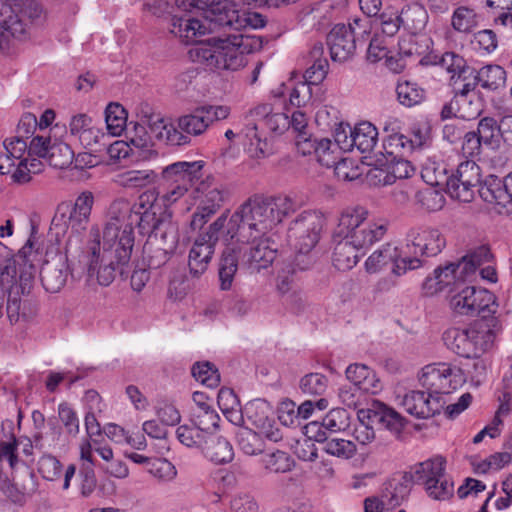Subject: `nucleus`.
<instances>
[{
  "mask_svg": "<svg viewBox=\"0 0 512 512\" xmlns=\"http://www.w3.org/2000/svg\"><path fill=\"white\" fill-rule=\"evenodd\" d=\"M175 5L170 32L185 44L197 42L206 33L239 32L266 24L262 14L238 10L227 0H175Z\"/></svg>",
  "mask_w": 512,
  "mask_h": 512,
  "instance_id": "nucleus-1",
  "label": "nucleus"
},
{
  "mask_svg": "<svg viewBox=\"0 0 512 512\" xmlns=\"http://www.w3.org/2000/svg\"><path fill=\"white\" fill-rule=\"evenodd\" d=\"M297 203L287 196L253 195L226 218L223 241L247 242L267 236L282 220L297 210Z\"/></svg>",
  "mask_w": 512,
  "mask_h": 512,
  "instance_id": "nucleus-2",
  "label": "nucleus"
},
{
  "mask_svg": "<svg viewBox=\"0 0 512 512\" xmlns=\"http://www.w3.org/2000/svg\"><path fill=\"white\" fill-rule=\"evenodd\" d=\"M224 248L219 264L218 275L220 288L230 290L238 271L239 263L250 273L267 269L276 258V248L272 247L270 238L263 236L247 242L224 241Z\"/></svg>",
  "mask_w": 512,
  "mask_h": 512,
  "instance_id": "nucleus-3",
  "label": "nucleus"
},
{
  "mask_svg": "<svg viewBox=\"0 0 512 512\" xmlns=\"http://www.w3.org/2000/svg\"><path fill=\"white\" fill-rule=\"evenodd\" d=\"M228 33L226 38H212L197 43L189 50L190 58L213 71H237L245 65V52L242 34Z\"/></svg>",
  "mask_w": 512,
  "mask_h": 512,
  "instance_id": "nucleus-4",
  "label": "nucleus"
},
{
  "mask_svg": "<svg viewBox=\"0 0 512 512\" xmlns=\"http://www.w3.org/2000/svg\"><path fill=\"white\" fill-rule=\"evenodd\" d=\"M499 330V321L495 316H483L466 328L447 329L443 334V341L458 356L477 358L491 347Z\"/></svg>",
  "mask_w": 512,
  "mask_h": 512,
  "instance_id": "nucleus-5",
  "label": "nucleus"
},
{
  "mask_svg": "<svg viewBox=\"0 0 512 512\" xmlns=\"http://www.w3.org/2000/svg\"><path fill=\"white\" fill-rule=\"evenodd\" d=\"M120 246H122L120 240L117 243L101 242L99 228L91 227L86 245V254L89 258L88 272L90 275L96 273L98 283L102 286L110 285L114 281L117 271L122 274L121 267L130 260L120 259Z\"/></svg>",
  "mask_w": 512,
  "mask_h": 512,
  "instance_id": "nucleus-6",
  "label": "nucleus"
},
{
  "mask_svg": "<svg viewBox=\"0 0 512 512\" xmlns=\"http://www.w3.org/2000/svg\"><path fill=\"white\" fill-rule=\"evenodd\" d=\"M368 214L362 206L348 207L341 213L336 228V235L346 237L362 254L387 232L386 224L369 220Z\"/></svg>",
  "mask_w": 512,
  "mask_h": 512,
  "instance_id": "nucleus-7",
  "label": "nucleus"
},
{
  "mask_svg": "<svg viewBox=\"0 0 512 512\" xmlns=\"http://www.w3.org/2000/svg\"><path fill=\"white\" fill-rule=\"evenodd\" d=\"M446 460L437 455L415 464L408 476L409 483L423 485L427 494L434 500L444 501L453 496L454 484L445 475Z\"/></svg>",
  "mask_w": 512,
  "mask_h": 512,
  "instance_id": "nucleus-8",
  "label": "nucleus"
},
{
  "mask_svg": "<svg viewBox=\"0 0 512 512\" xmlns=\"http://www.w3.org/2000/svg\"><path fill=\"white\" fill-rule=\"evenodd\" d=\"M94 203L93 194L89 191L82 192L71 207L62 203L58 206L57 212L52 219V225L56 228L71 229V235L68 237L65 251L66 254L77 250L79 243V234L84 231L90 221L91 210Z\"/></svg>",
  "mask_w": 512,
  "mask_h": 512,
  "instance_id": "nucleus-9",
  "label": "nucleus"
},
{
  "mask_svg": "<svg viewBox=\"0 0 512 512\" xmlns=\"http://www.w3.org/2000/svg\"><path fill=\"white\" fill-rule=\"evenodd\" d=\"M225 223L226 215L222 214L208 226L205 232L195 238L188 255L189 274L193 278H199L207 271L215 253L220 232L225 230Z\"/></svg>",
  "mask_w": 512,
  "mask_h": 512,
  "instance_id": "nucleus-10",
  "label": "nucleus"
},
{
  "mask_svg": "<svg viewBox=\"0 0 512 512\" xmlns=\"http://www.w3.org/2000/svg\"><path fill=\"white\" fill-rule=\"evenodd\" d=\"M392 264V273L395 276H402L409 270H415L422 265L418 257H402L397 246L391 243L383 244L375 250L365 261V269L373 274Z\"/></svg>",
  "mask_w": 512,
  "mask_h": 512,
  "instance_id": "nucleus-11",
  "label": "nucleus"
},
{
  "mask_svg": "<svg viewBox=\"0 0 512 512\" xmlns=\"http://www.w3.org/2000/svg\"><path fill=\"white\" fill-rule=\"evenodd\" d=\"M323 219L316 212L305 211L292 221L289 241L295 251L311 252L319 241Z\"/></svg>",
  "mask_w": 512,
  "mask_h": 512,
  "instance_id": "nucleus-12",
  "label": "nucleus"
},
{
  "mask_svg": "<svg viewBox=\"0 0 512 512\" xmlns=\"http://www.w3.org/2000/svg\"><path fill=\"white\" fill-rule=\"evenodd\" d=\"M482 179L481 168L474 161L461 162L450 174L448 194L451 198L469 203L477 192Z\"/></svg>",
  "mask_w": 512,
  "mask_h": 512,
  "instance_id": "nucleus-13",
  "label": "nucleus"
},
{
  "mask_svg": "<svg viewBox=\"0 0 512 512\" xmlns=\"http://www.w3.org/2000/svg\"><path fill=\"white\" fill-rule=\"evenodd\" d=\"M476 193L483 201L494 205L500 213L512 212V172L504 178L487 175L481 179Z\"/></svg>",
  "mask_w": 512,
  "mask_h": 512,
  "instance_id": "nucleus-14",
  "label": "nucleus"
},
{
  "mask_svg": "<svg viewBox=\"0 0 512 512\" xmlns=\"http://www.w3.org/2000/svg\"><path fill=\"white\" fill-rule=\"evenodd\" d=\"M248 421L271 442H278L283 435L274 417L270 404L263 399L248 402L244 408Z\"/></svg>",
  "mask_w": 512,
  "mask_h": 512,
  "instance_id": "nucleus-15",
  "label": "nucleus"
},
{
  "mask_svg": "<svg viewBox=\"0 0 512 512\" xmlns=\"http://www.w3.org/2000/svg\"><path fill=\"white\" fill-rule=\"evenodd\" d=\"M196 192L200 194V200L190 221L192 230L201 229L210 217L222 207L225 200V191L218 185L202 182L196 188Z\"/></svg>",
  "mask_w": 512,
  "mask_h": 512,
  "instance_id": "nucleus-16",
  "label": "nucleus"
},
{
  "mask_svg": "<svg viewBox=\"0 0 512 512\" xmlns=\"http://www.w3.org/2000/svg\"><path fill=\"white\" fill-rule=\"evenodd\" d=\"M164 220H161L157 217L156 210L155 211H147V212H137L132 213L130 215V224H127L122 230L121 237L119 238L120 244V259L127 260L130 259L132 249L134 246V234L133 229L136 226L139 229V232L142 235H150L152 234L160 223H163Z\"/></svg>",
  "mask_w": 512,
  "mask_h": 512,
  "instance_id": "nucleus-17",
  "label": "nucleus"
},
{
  "mask_svg": "<svg viewBox=\"0 0 512 512\" xmlns=\"http://www.w3.org/2000/svg\"><path fill=\"white\" fill-rule=\"evenodd\" d=\"M407 247L414 248V257L418 255L436 256L446 245V240L442 233L435 228L430 227H412L406 235Z\"/></svg>",
  "mask_w": 512,
  "mask_h": 512,
  "instance_id": "nucleus-18",
  "label": "nucleus"
},
{
  "mask_svg": "<svg viewBox=\"0 0 512 512\" xmlns=\"http://www.w3.org/2000/svg\"><path fill=\"white\" fill-rule=\"evenodd\" d=\"M358 419L379 424L395 435H399L405 426V419L400 413L378 400H373L369 408L360 409Z\"/></svg>",
  "mask_w": 512,
  "mask_h": 512,
  "instance_id": "nucleus-19",
  "label": "nucleus"
},
{
  "mask_svg": "<svg viewBox=\"0 0 512 512\" xmlns=\"http://www.w3.org/2000/svg\"><path fill=\"white\" fill-rule=\"evenodd\" d=\"M490 299L488 290L469 286L451 298L450 306L457 315L475 316L488 307Z\"/></svg>",
  "mask_w": 512,
  "mask_h": 512,
  "instance_id": "nucleus-20",
  "label": "nucleus"
},
{
  "mask_svg": "<svg viewBox=\"0 0 512 512\" xmlns=\"http://www.w3.org/2000/svg\"><path fill=\"white\" fill-rule=\"evenodd\" d=\"M326 41L332 61L344 63L354 56L359 38H355L345 24H337L328 33Z\"/></svg>",
  "mask_w": 512,
  "mask_h": 512,
  "instance_id": "nucleus-21",
  "label": "nucleus"
},
{
  "mask_svg": "<svg viewBox=\"0 0 512 512\" xmlns=\"http://www.w3.org/2000/svg\"><path fill=\"white\" fill-rule=\"evenodd\" d=\"M401 404L410 415L426 419L439 413L445 401L441 396L413 390L404 395Z\"/></svg>",
  "mask_w": 512,
  "mask_h": 512,
  "instance_id": "nucleus-22",
  "label": "nucleus"
},
{
  "mask_svg": "<svg viewBox=\"0 0 512 512\" xmlns=\"http://www.w3.org/2000/svg\"><path fill=\"white\" fill-rule=\"evenodd\" d=\"M201 161H179L163 168L161 181L163 184H175L190 189L202 176Z\"/></svg>",
  "mask_w": 512,
  "mask_h": 512,
  "instance_id": "nucleus-23",
  "label": "nucleus"
},
{
  "mask_svg": "<svg viewBox=\"0 0 512 512\" xmlns=\"http://www.w3.org/2000/svg\"><path fill=\"white\" fill-rule=\"evenodd\" d=\"M474 269L475 262L473 258L470 261L464 259L461 263H450L445 267H438L434 270L433 277L426 278L423 288L427 294H431V291H442L455 280L462 278L463 273L473 272Z\"/></svg>",
  "mask_w": 512,
  "mask_h": 512,
  "instance_id": "nucleus-24",
  "label": "nucleus"
},
{
  "mask_svg": "<svg viewBox=\"0 0 512 512\" xmlns=\"http://www.w3.org/2000/svg\"><path fill=\"white\" fill-rule=\"evenodd\" d=\"M132 214L131 205L127 199L119 198L114 200L107 212V223L103 231V241L117 243L121 237L122 230L130 224Z\"/></svg>",
  "mask_w": 512,
  "mask_h": 512,
  "instance_id": "nucleus-25",
  "label": "nucleus"
},
{
  "mask_svg": "<svg viewBox=\"0 0 512 512\" xmlns=\"http://www.w3.org/2000/svg\"><path fill=\"white\" fill-rule=\"evenodd\" d=\"M452 369L447 363L429 364L422 369L419 378L428 393L441 396L450 392Z\"/></svg>",
  "mask_w": 512,
  "mask_h": 512,
  "instance_id": "nucleus-26",
  "label": "nucleus"
},
{
  "mask_svg": "<svg viewBox=\"0 0 512 512\" xmlns=\"http://www.w3.org/2000/svg\"><path fill=\"white\" fill-rule=\"evenodd\" d=\"M69 273L66 257L60 256L57 261L45 263L40 271L44 289L50 293L59 292L65 286Z\"/></svg>",
  "mask_w": 512,
  "mask_h": 512,
  "instance_id": "nucleus-27",
  "label": "nucleus"
},
{
  "mask_svg": "<svg viewBox=\"0 0 512 512\" xmlns=\"http://www.w3.org/2000/svg\"><path fill=\"white\" fill-rule=\"evenodd\" d=\"M149 131L157 140L173 146H184L191 142V138L184 135L172 123L159 115H152L147 119Z\"/></svg>",
  "mask_w": 512,
  "mask_h": 512,
  "instance_id": "nucleus-28",
  "label": "nucleus"
},
{
  "mask_svg": "<svg viewBox=\"0 0 512 512\" xmlns=\"http://www.w3.org/2000/svg\"><path fill=\"white\" fill-rule=\"evenodd\" d=\"M334 248L332 253V264L339 271L352 269L359 261L362 253L346 237L333 235Z\"/></svg>",
  "mask_w": 512,
  "mask_h": 512,
  "instance_id": "nucleus-29",
  "label": "nucleus"
},
{
  "mask_svg": "<svg viewBox=\"0 0 512 512\" xmlns=\"http://www.w3.org/2000/svg\"><path fill=\"white\" fill-rule=\"evenodd\" d=\"M345 374L353 386L365 393L376 394L382 388L375 372L364 364H350Z\"/></svg>",
  "mask_w": 512,
  "mask_h": 512,
  "instance_id": "nucleus-30",
  "label": "nucleus"
},
{
  "mask_svg": "<svg viewBox=\"0 0 512 512\" xmlns=\"http://www.w3.org/2000/svg\"><path fill=\"white\" fill-rule=\"evenodd\" d=\"M243 146L251 158H264L271 153L267 137L260 132L258 124L247 123L243 129Z\"/></svg>",
  "mask_w": 512,
  "mask_h": 512,
  "instance_id": "nucleus-31",
  "label": "nucleus"
},
{
  "mask_svg": "<svg viewBox=\"0 0 512 512\" xmlns=\"http://www.w3.org/2000/svg\"><path fill=\"white\" fill-rule=\"evenodd\" d=\"M207 459L215 464L229 463L234 458V450L231 443L224 437L211 433L201 449Z\"/></svg>",
  "mask_w": 512,
  "mask_h": 512,
  "instance_id": "nucleus-32",
  "label": "nucleus"
},
{
  "mask_svg": "<svg viewBox=\"0 0 512 512\" xmlns=\"http://www.w3.org/2000/svg\"><path fill=\"white\" fill-rule=\"evenodd\" d=\"M437 64L450 74L454 86L458 81H466L474 73V68L468 66L466 60L454 52L444 53Z\"/></svg>",
  "mask_w": 512,
  "mask_h": 512,
  "instance_id": "nucleus-33",
  "label": "nucleus"
},
{
  "mask_svg": "<svg viewBox=\"0 0 512 512\" xmlns=\"http://www.w3.org/2000/svg\"><path fill=\"white\" fill-rule=\"evenodd\" d=\"M323 55L324 46L322 43H316L309 52L312 64L304 73V82L308 83L310 86L320 84L327 75L329 64Z\"/></svg>",
  "mask_w": 512,
  "mask_h": 512,
  "instance_id": "nucleus-34",
  "label": "nucleus"
},
{
  "mask_svg": "<svg viewBox=\"0 0 512 512\" xmlns=\"http://www.w3.org/2000/svg\"><path fill=\"white\" fill-rule=\"evenodd\" d=\"M411 484L408 476H402L400 480H390L385 484V488L381 493V500L388 509H394L402 504L403 500L408 496Z\"/></svg>",
  "mask_w": 512,
  "mask_h": 512,
  "instance_id": "nucleus-35",
  "label": "nucleus"
},
{
  "mask_svg": "<svg viewBox=\"0 0 512 512\" xmlns=\"http://www.w3.org/2000/svg\"><path fill=\"white\" fill-rule=\"evenodd\" d=\"M207 120H209V118L206 117L201 106L196 108L192 113L179 117L176 128L189 138L190 136H200L205 133L209 127Z\"/></svg>",
  "mask_w": 512,
  "mask_h": 512,
  "instance_id": "nucleus-36",
  "label": "nucleus"
},
{
  "mask_svg": "<svg viewBox=\"0 0 512 512\" xmlns=\"http://www.w3.org/2000/svg\"><path fill=\"white\" fill-rule=\"evenodd\" d=\"M353 148L361 153L371 152L378 142L377 128L370 122H361L353 127Z\"/></svg>",
  "mask_w": 512,
  "mask_h": 512,
  "instance_id": "nucleus-37",
  "label": "nucleus"
},
{
  "mask_svg": "<svg viewBox=\"0 0 512 512\" xmlns=\"http://www.w3.org/2000/svg\"><path fill=\"white\" fill-rule=\"evenodd\" d=\"M422 179L432 187H445L449 191L450 174L444 162L427 161L421 170Z\"/></svg>",
  "mask_w": 512,
  "mask_h": 512,
  "instance_id": "nucleus-38",
  "label": "nucleus"
},
{
  "mask_svg": "<svg viewBox=\"0 0 512 512\" xmlns=\"http://www.w3.org/2000/svg\"><path fill=\"white\" fill-rule=\"evenodd\" d=\"M475 133L485 148L495 150L500 146L501 129L497 120L493 117L482 118L477 125Z\"/></svg>",
  "mask_w": 512,
  "mask_h": 512,
  "instance_id": "nucleus-39",
  "label": "nucleus"
},
{
  "mask_svg": "<svg viewBox=\"0 0 512 512\" xmlns=\"http://www.w3.org/2000/svg\"><path fill=\"white\" fill-rule=\"evenodd\" d=\"M155 179L156 174L153 170H128L117 174L114 182L123 188H144Z\"/></svg>",
  "mask_w": 512,
  "mask_h": 512,
  "instance_id": "nucleus-40",
  "label": "nucleus"
},
{
  "mask_svg": "<svg viewBox=\"0 0 512 512\" xmlns=\"http://www.w3.org/2000/svg\"><path fill=\"white\" fill-rule=\"evenodd\" d=\"M475 74L479 84L485 90L494 91L505 84L506 72L499 65L489 64L483 66L478 71L475 70Z\"/></svg>",
  "mask_w": 512,
  "mask_h": 512,
  "instance_id": "nucleus-41",
  "label": "nucleus"
},
{
  "mask_svg": "<svg viewBox=\"0 0 512 512\" xmlns=\"http://www.w3.org/2000/svg\"><path fill=\"white\" fill-rule=\"evenodd\" d=\"M382 148L383 151L380 153L385 156V159L404 157L412 152L411 142L408 141V136L394 132V129H392V133L384 138Z\"/></svg>",
  "mask_w": 512,
  "mask_h": 512,
  "instance_id": "nucleus-42",
  "label": "nucleus"
},
{
  "mask_svg": "<svg viewBox=\"0 0 512 512\" xmlns=\"http://www.w3.org/2000/svg\"><path fill=\"white\" fill-rule=\"evenodd\" d=\"M397 99L405 107L421 104L426 98V91L416 82H399L396 87Z\"/></svg>",
  "mask_w": 512,
  "mask_h": 512,
  "instance_id": "nucleus-43",
  "label": "nucleus"
},
{
  "mask_svg": "<svg viewBox=\"0 0 512 512\" xmlns=\"http://www.w3.org/2000/svg\"><path fill=\"white\" fill-rule=\"evenodd\" d=\"M260 432L249 428H242L237 432V444L239 449L246 455L254 456L265 450V444Z\"/></svg>",
  "mask_w": 512,
  "mask_h": 512,
  "instance_id": "nucleus-44",
  "label": "nucleus"
},
{
  "mask_svg": "<svg viewBox=\"0 0 512 512\" xmlns=\"http://www.w3.org/2000/svg\"><path fill=\"white\" fill-rule=\"evenodd\" d=\"M143 254L148 267L158 269L167 263L173 252L163 248L155 237H151L143 246Z\"/></svg>",
  "mask_w": 512,
  "mask_h": 512,
  "instance_id": "nucleus-45",
  "label": "nucleus"
},
{
  "mask_svg": "<svg viewBox=\"0 0 512 512\" xmlns=\"http://www.w3.org/2000/svg\"><path fill=\"white\" fill-rule=\"evenodd\" d=\"M189 422L211 435L219 429L220 416L213 406L208 409L189 412Z\"/></svg>",
  "mask_w": 512,
  "mask_h": 512,
  "instance_id": "nucleus-46",
  "label": "nucleus"
},
{
  "mask_svg": "<svg viewBox=\"0 0 512 512\" xmlns=\"http://www.w3.org/2000/svg\"><path fill=\"white\" fill-rule=\"evenodd\" d=\"M387 173L385 174L384 185H391L397 179H406L414 174V167L404 157L386 158Z\"/></svg>",
  "mask_w": 512,
  "mask_h": 512,
  "instance_id": "nucleus-47",
  "label": "nucleus"
},
{
  "mask_svg": "<svg viewBox=\"0 0 512 512\" xmlns=\"http://www.w3.org/2000/svg\"><path fill=\"white\" fill-rule=\"evenodd\" d=\"M151 237H155L163 248L174 253L179 242L178 225L172 221H164L148 236Z\"/></svg>",
  "mask_w": 512,
  "mask_h": 512,
  "instance_id": "nucleus-48",
  "label": "nucleus"
},
{
  "mask_svg": "<svg viewBox=\"0 0 512 512\" xmlns=\"http://www.w3.org/2000/svg\"><path fill=\"white\" fill-rule=\"evenodd\" d=\"M178 440L187 447H196L202 449L211 435L208 432L200 430L193 424L180 425L176 430Z\"/></svg>",
  "mask_w": 512,
  "mask_h": 512,
  "instance_id": "nucleus-49",
  "label": "nucleus"
},
{
  "mask_svg": "<svg viewBox=\"0 0 512 512\" xmlns=\"http://www.w3.org/2000/svg\"><path fill=\"white\" fill-rule=\"evenodd\" d=\"M74 158V153L70 146L63 142H53L50 147L49 153L46 156L49 164L58 169H65L69 167Z\"/></svg>",
  "mask_w": 512,
  "mask_h": 512,
  "instance_id": "nucleus-50",
  "label": "nucleus"
},
{
  "mask_svg": "<svg viewBox=\"0 0 512 512\" xmlns=\"http://www.w3.org/2000/svg\"><path fill=\"white\" fill-rule=\"evenodd\" d=\"M191 372L197 381L209 388H216L220 383V374L210 362L194 363Z\"/></svg>",
  "mask_w": 512,
  "mask_h": 512,
  "instance_id": "nucleus-51",
  "label": "nucleus"
},
{
  "mask_svg": "<svg viewBox=\"0 0 512 512\" xmlns=\"http://www.w3.org/2000/svg\"><path fill=\"white\" fill-rule=\"evenodd\" d=\"M478 25V16L471 8L461 6L452 15L453 28L462 33H469Z\"/></svg>",
  "mask_w": 512,
  "mask_h": 512,
  "instance_id": "nucleus-52",
  "label": "nucleus"
},
{
  "mask_svg": "<svg viewBox=\"0 0 512 512\" xmlns=\"http://www.w3.org/2000/svg\"><path fill=\"white\" fill-rule=\"evenodd\" d=\"M4 32L19 35L25 32V28L21 20L14 15L11 5L0 1V34Z\"/></svg>",
  "mask_w": 512,
  "mask_h": 512,
  "instance_id": "nucleus-53",
  "label": "nucleus"
},
{
  "mask_svg": "<svg viewBox=\"0 0 512 512\" xmlns=\"http://www.w3.org/2000/svg\"><path fill=\"white\" fill-rule=\"evenodd\" d=\"M107 129L112 135H120L126 125V112L117 103H110L105 111Z\"/></svg>",
  "mask_w": 512,
  "mask_h": 512,
  "instance_id": "nucleus-54",
  "label": "nucleus"
},
{
  "mask_svg": "<svg viewBox=\"0 0 512 512\" xmlns=\"http://www.w3.org/2000/svg\"><path fill=\"white\" fill-rule=\"evenodd\" d=\"M263 463L267 470L274 473L289 472L295 464L294 460L288 453L280 450L267 454L263 458Z\"/></svg>",
  "mask_w": 512,
  "mask_h": 512,
  "instance_id": "nucleus-55",
  "label": "nucleus"
},
{
  "mask_svg": "<svg viewBox=\"0 0 512 512\" xmlns=\"http://www.w3.org/2000/svg\"><path fill=\"white\" fill-rule=\"evenodd\" d=\"M328 379L320 373H309L300 380V389L304 394L321 396L327 389Z\"/></svg>",
  "mask_w": 512,
  "mask_h": 512,
  "instance_id": "nucleus-56",
  "label": "nucleus"
},
{
  "mask_svg": "<svg viewBox=\"0 0 512 512\" xmlns=\"http://www.w3.org/2000/svg\"><path fill=\"white\" fill-rule=\"evenodd\" d=\"M324 450L332 456L349 459L356 453V446L349 440L329 438L324 446Z\"/></svg>",
  "mask_w": 512,
  "mask_h": 512,
  "instance_id": "nucleus-57",
  "label": "nucleus"
},
{
  "mask_svg": "<svg viewBox=\"0 0 512 512\" xmlns=\"http://www.w3.org/2000/svg\"><path fill=\"white\" fill-rule=\"evenodd\" d=\"M417 203L426 211L440 210L445 204V198L437 190L427 188L416 194Z\"/></svg>",
  "mask_w": 512,
  "mask_h": 512,
  "instance_id": "nucleus-58",
  "label": "nucleus"
},
{
  "mask_svg": "<svg viewBox=\"0 0 512 512\" xmlns=\"http://www.w3.org/2000/svg\"><path fill=\"white\" fill-rule=\"evenodd\" d=\"M61 469L60 461L52 455H43L38 461V472L48 481L58 479L61 475Z\"/></svg>",
  "mask_w": 512,
  "mask_h": 512,
  "instance_id": "nucleus-59",
  "label": "nucleus"
},
{
  "mask_svg": "<svg viewBox=\"0 0 512 512\" xmlns=\"http://www.w3.org/2000/svg\"><path fill=\"white\" fill-rule=\"evenodd\" d=\"M321 424L327 432L344 430L348 425V414L344 409H332L323 418Z\"/></svg>",
  "mask_w": 512,
  "mask_h": 512,
  "instance_id": "nucleus-60",
  "label": "nucleus"
},
{
  "mask_svg": "<svg viewBox=\"0 0 512 512\" xmlns=\"http://www.w3.org/2000/svg\"><path fill=\"white\" fill-rule=\"evenodd\" d=\"M58 416L68 434L76 436L79 433V419L75 410L67 403H60Z\"/></svg>",
  "mask_w": 512,
  "mask_h": 512,
  "instance_id": "nucleus-61",
  "label": "nucleus"
},
{
  "mask_svg": "<svg viewBox=\"0 0 512 512\" xmlns=\"http://www.w3.org/2000/svg\"><path fill=\"white\" fill-rule=\"evenodd\" d=\"M376 21L380 25L382 33L389 37L394 36L399 31L402 22L397 12H383Z\"/></svg>",
  "mask_w": 512,
  "mask_h": 512,
  "instance_id": "nucleus-62",
  "label": "nucleus"
},
{
  "mask_svg": "<svg viewBox=\"0 0 512 512\" xmlns=\"http://www.w3.org/2000/svg\"><path fill=\"white\" fill-rule=\"evenodd\" d=\"M332 147L333 143L329 139L324 138L318 141L315 155L322 166L330 168L336 164L337 156L334 155Z\"/></svg>",
  "mask_w": 512,
  "mask_h": 512,
  "instance_id": "nucleus-63",
  "label": "nucleus"
},
{
  "mask_svg": "<svg viewBox=\"0 0 512 512\" xmlns=\"http://www.w3.org/2000/svg\"><path fill=\"white\" fill-rule=\"evenodd\" d=\"M231 512H258L259 505L256 499L250 494H238L230 502Z\"/></svg>",
  "mask_w": 512,
  "mask_h": 512,
  "instance_id": "nucleus-64",
  "label": "nucleus"
}]
</instances>
